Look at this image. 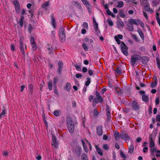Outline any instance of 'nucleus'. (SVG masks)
Wrapping results in <instances>:
<instances>
[{
  "instance_id": "nucleus-1",
  "label": "nucleus",
  "mask_w": 160,
  "mask_h": 160,
  "mask_svg": "<svg viewBox=\"0 0 160 160\" xmlns=\"http://www.w3.org/2000/svg\"><path fill=\"white\" fill-rule=\"evenodd\" d=\"M68 128L69 132L71 133H72L74 131V127L73 121L72 118L70 117H68L66 119Z\"/></svg>"
},
{
  "instance_id": "nucleus-2",
  "label": "nucleus",
  "mask_w": 160,
  "mask_h": 160,
  "mask_svg": "<svg viewBox=\"0 0 160 160\" xmlns=\"http://www.w3.org/2000/svg\"><path fill=\"white\" fill-rule=\"evenodd\" d=\"M122 52V53L125 56L128 55V48L123 42H122L121 45Z\"/></svg>"
},
{
  "instance_id": "nucleus-3",
  "label": "nucleus",
  "mask_w": 160,
  "mask_h": 160,
  "mask_svg": "<svg viewBox=\"0 0 160 160\" xmlns=\"http://www.w3.org/2000/svg\"><path fill=\"white\" fill-rule=\"evenodd\" d=\"M13 4L14 5L17 12L19 13L21 12L20 5L17 0H13Z\"/></svg>"
},
{
  "instance_id": "nucleus-4",
  "label": "nucleus",
  "mask_w": 160,
  "mask_h": 160,
  "mask_svg": "<svg viewBox=\"0 0 160 160\" xmlns=\"http://www.w3.org/2000/svg\"><path fill=\"white\" fill-rule=\"evenodd\" d=\"M59 39L62 42H64L66 39L65 33L64 31H59Z\"/></svg>"
},
{
  "instance_id": "nucleus-5",
  "label": "nucleus",
  "mask_w": 160,
  "mask_h": 160,
  "mask_svg": "<svg viewBox=\"0 0 160 160\" xmlns=\"http://www.w3.org/2000/svg\"><path fill=\"white\" fill-rule=\"evenodd\" d=\"M128 22L131 25L135 24L139 25L141 22V20L140 19H136L131 18L128 19Z\"/></svg>"
},
{
  "instance_id": "nucleus-6",
  "label": "nucleus",
  "mask_w": 160,
  "mask_h": 160,
  "mask_svg": "<svg viewBox=\"0 0 160 160\" xmlns=\"http://www.w3.org/2000/svg\"><path fill=\"white\" fill-rule=\"evenodd\" d=\"M23 39V38H21L20 40H19L20 42V48L21 52H22V54L25 55V51L24 48V46L22 44V40Z\"/></svg>"
},
{
  "instance_id": "nucleus-7",
  "label": "nucleus",
  "mask_w": 160,
  "mask_h": 160,
  "mask_svg": "<svg viewBox=\"0 0 160 160\" xmlns=\"http://www.w3.org/2000/svg\"><path fill=\"white\" fill-rule=\"evenodd\" d=\"M52 145L55 148H57L58 146V143L57 141L56 137L53 136L52 138Z\"/></svg>"
},
{
  "instance_id": "nucleus-8",
  "label": "nucleus",
  "mask_w": 160,
  "mask_h": 160,
  "mask_svg": "<svg viewBox=\"0 0 160 160\" xmlns=\"http://www.w3.org/2000/svg\"><path fill=\"white\" fill-rule=\"evenodd\" d=\"M132 107L133 110L138 109L139 108V105L135 101H133L132 103Z\"/></svg>"
},
{
  "instance_id": "nucleus-9",
  "label": "nucleus",
  "mask_w": 160,
  "mask_h": 160,
  "mask_svg": "<svg viewBox=\"0 0 160 160\" xmlns=\"http://www.w3.org/2000/svg\"><path fill=\"white\" fill-rule=\"evenodd\" d=\"M97 133L98 136H101L103 134L102 126H99L97 128Z\"/></svg>"
},
{
  "instance_id": "nucleus-10",
  "label": "nucleus",
  "mask_w": 160,
  "mask_h": 160,
  "mask_svg": "<svg viewBox=\"0 0 160 160\" xmlns=\"http://www.w3.org/2000/svg\"><path fill=\"white\" fill-rule=\"evenodd\" d=\"M144 9L146 12L149 11L150 13H152L153 11L152 9H150V6L148 3H146L144 6Z\"/></svg>"
},
{
  "instance_id": "nucleus-11",
  "label": "nucleus",
  "mask_w": 160,
  "mask_h": 160,
  "mask_svg": "<svg viewBox=\"0 0 160 160\" xmlns=\"http://www.w3.org/2000/svg\"><path fill=\"white\" fill-rule=\"evenodd\" d=\"M58 71L59 73H61L63 67V63L62 61H59L58 63Z\"/></svg>"
},
{
  "instance_id": "nucleus-12",
  "label": "nucleus",
  "mask_w": 160,
  "mask_h": 160,
  "mask_svg": "<svg viewBox=\"0 0 160 160\" xmlns=\"http://www.w3.org/2000/svg\"><path fill=\"white\" fill-rule=\"evenodd\" d=\"M149 141L150 147H152L155 146V143L152 139V135H150L149 136Z\"/></svg>"
},
{
  "instance_id": "nucleus-13",
  "label": "nucleus",
  "mask_w": 160,
  "mask_h": 160,
  "mask_svg": "<svg viewBox=\"0 0 160 160\" xmlns=\"http://www.w3.org/2000/svg\"><path fill=\"white\" fill-rule=\"evenodd\" d=\"M121 138L126 140H128L130 139V137L126 133H123L121 134Z\"/></svg>"
},
{
  "instance_id": "nucleus-14",
  "label": "nucleus",
  "mask_w": 160,
  "mask_h": 160,
  "mask_svg": "<svg viewBox=\"0 0 160 160\" xmlns=\"http://www.w3.org/2000/svg\"><path fill=\"white\" fill-rule=\"evenodd\" d=\"M138 58L137 57L135 56H132L131 59V62L132 65V66L134 65L135 64L136 60H138Z\"/></svg>"
},
{
  "instance_id": "nucleus-15",
  "label": "nucleus",
  "mask_w": 160,
  "mask_h": 160,
  "mask_svg": "<svg viewBox=\"0 0 160 160\" xmlns=\"http://www.w3.org/2000/svg\"><path fill=\"white\" fill-rule=\"evenodd\" d=\"M71 3L74 6H76L78 8L80 9L82 8V6L81 4L78 2L73 1Z\"/></svg>"
},
{
  "instance_id": "nucleus-16",
  "label": "nucleus",
  "mask_w": 160,
  "mask_h": 160,
  "mask_svg": "<svg viewBox=\"0 0 160 160\" xmlns=\"http://www.w3.org/2000/svg\"><path fill=\"white\" fill-rule=\"evenodd\" d=\"M96 95L97 97V98L98 101L99 102H102L103 98L98 92H96Z\"/></svg>"
},
{
  "instance_id": "nucleus-17",
  "label": "nucleus",
  "mask_w": 160,
  "mask_h": 160,
  "mask_svg": "<svg viewBox=\"0 0 160 160\" xmlns=\"http://www.w3.org/2000/svg\"><path fill=\"white\" fill-rule=\"evenodd\" d=\"M71 84L69 82L67 83L64 89L68 92H69L71 88Z\"/></svg>"
},
{
  "instance_id": "nucleus-18",
  "label": "nucleus",
  "mask_w": 160,
  "mask_h": 160,
  "mask_svg": "<svg viewBox=\"0 0 160 160\" xmlns=\"http://www.w3.org/2000/svg\"><path fill=\"white\" fill-rule=\"evenodd\" d=\"M81 150V148L79 147H76L75 148V152L78 157L80 156Z\"/></svg>"
},
{
  "instance_id": "nucleus-19",
  "label": "nucleus",
  "mask_w": 160,
  "mask_h": 160,
  "mask_svg": "<svg viewBox=\"0 0 160 160\" xmlns=\"http://www.w3.org/2000/svg\"><path fill=\"white\" fill-rule=\"evenodd\" d=\"M95 148L97 151L98 152V154L100 155V156H102L103 155V153L100 148L97 145H96L95 146Z\"/></svg>"
},
{
  "instance_id": "nucleus-20",
  "label": "nucleus",
  "mask_w": 160,
  "mask_h": 160,
  "mask_svg": "<svg viewBox=\"0 0 160 160\" xmlns=\"http://www.w3.org/2000/svg\"><path fill=\"white\" fill-rule=\"evenodd\" d=\"M114 135L115 139L117 140H118L120 138H121V134H119V133L117 132H115Z\"/></svg>"
},
{
  "instance_id": "nucleus-21",
  "label": "nucleus",
  "mask_w": 160,
  "mask_h": 160,
  "mask_svg": "<svg viewBox=\"0 0 160 160\" xmlns=\"http://www.w3.org/2000/svg\"><path fill=\"white\" fill-rule=\"evenodd\" d=\"M133 149L134 145L132 143L128 147V152L131 154L133 152Z\"/></svg>"
},
{
  "instance_id": "nucleus-22",
  "label": "nucleus",
  "mask_w": 160,
  "mask_h": 160,
  "mask_svg": "<svg viewBox=\"0 0 160 160\" xmlns=\"http://www.w3.org/2000/svg\"><path fill=\"white\" fill-rule=\"evenodd\" d=\"M119 13L120 16L122 18H124L126 17V14L124 13L123 10L122 9L119 11Z\"/></svg>"
},
{
  "instance_id": "nucleus-23",
  "label": "nucleus",
  "mask_w": 160,
  "mask_h": 160,
  "mask_svg": "<svg viewBox=\"0 0 160 160\" xmlns=\"http://www.w3.org/2000/svg\"><path fill=\"white\" fill-rule=\"evenodd\" d=\"M49 2L47 1L42 5V7L45 10H47L48 7L49 5Z\"/></svg>"
},
{
  "instance_id": "nucleus-24",
  "label": "nucleus",
  "mask_w": 160,
  "mask_h": 160,
  "mask_svg": "<svg viewBox=\"0 0 160 160\" xmlns=\"http://www.w3.org/2000/svg\"><path fill=\"white\" fill-rule=\"evenodd\" d=\"M24 19V17L23 16H21L20 19L18 22L20 27H22L23 25V21Z\"/></svg>"
},
{
  "instance_id": "nucleus-25",
  "label": "nucleus",
  "mask_w": 160,
  "mask_h": 160,
  "mask_svg": "<svg viewBox=\"0 0 160 160\" xmlns=\"http://www.w3.org/2000/svg\"><path fill=\"white\" fill-rule=\"evenodd\" d=\"M28 89L31 94H32L33 91V86L32 84H30L28 86Z\"/></svg>"
},
{
  "instance_id": "nucleus-26",
  "label": "nucleus",
  "mask_w": 160,
  "mask_h": 160,
  "mask_svg": "<svg viewBox=\"0 0 160 160\" xmlns=\"http://www.w3.org/2000/svg\"><path fill=\"white\" fill-rule=\"evenodd\" d=\"M6 114L5 110L4 109H2V112L0 113V119L6 116Z\"/></svg>"
},
{
  "instance_id": "nucleus-27",
  "label": "nucleus",
  "mask_w": 160,
  "mask_h": 160,
  "mask_svg": "<svg viewBox=\"0 0 160 160\" xmlns=\"http://www.w3.org/2000/svg\"><path fill=\"white\" fill-rule=\"evenodd\" d=\"M58 78L56 77L54 78L53 80V83L54 85V87L55 88L56 87V84L58 82Z\"/></svg>"
},
{
  "instance_id": "nucleus-28",
  "label": "nucleus",
  "mask_w": 160,
  "mask_h": 160,
  "mask_svg": "<svg viewBox=\"0 0 160 160\" xmlns=\"http://www.w3.org/2000/svg\"><path fill=\"white\" fill-rule=\"evenodd\" d=\"M81 160H88V156L85 153H83L82 155Z\"/></svg>"
},
{
  "instance_id": "nucleus-29",
  "label": "nucleus",
  "mask_w": 160,
  "mask_h": 160,
  "mask_svg": "<svg viewBox=\"0 0 160 160\" xmlns=\"http://www.w3.org/2000/svg\"><path fill=\"white\" fill-rule=\"evenodd\" d=\"M142 99L143 101L146 102H148L149 101V98L148 96L145 95H142Z\"/></svg>"
},
{
  "instance_id": "nucleus-30",
  "label": "nucleus",
  "mask_w": 160,
  "mask_h": 160,
  "mask_svg": "<svg viewBox=\"0 0 160 160\" xmlns=\"http://www.w3.org/2000/svg\"><path fill=\"white\" fill-rule=\"evenodd\" d=\"M31 45L32 47V50L33 51H36L37 49V47L36 44H35V43H32V44H31Z\"/></svg>"
},
{
  "instance_id": "nucleus-31",
  "label": "nucleus",
  "mask_w": 160,
  "mask_h": 160,
  "mask_svg": "<svg viewBox=\"0 0 160 160\" xmlns=\"http://www.w3.org/2000/svg\"><path fill=\"white\" fill-rule=\"evenodd\" d=\"M48 88L49 90L51 91L52 89V83L51 81H49L48 83Z\"/></svg>"
},
{
  "instance_id": "nucleus-32",
  "label": "nucleus",
  "mask_w": 160,
  "mask_h": 160,
  "mask_svg": "<svg viewBox=\"0 0 160 160\" xmlns=\"http://www.w3.org/2000/svg\"><path fill=\"white\" fill-rule=\"evenodd\" d=\"M117 7L119 8L122 7L123 6V3L122 1H118V2Z\"/></svg>"
},
{
  "instance_id": "nucleus-33",
  "label": "nucleus",
  "mask_w": 160,
  "mask_h": 160,
  "mask_svg": "<svg viewBox=\"0 0 160 160\" xmlns=\"http://www.w3.org/2000/svg\"><path fill=\"white\" fill-rule=\"evenodd\" d=\"M51 23L53 27V28L55 29V28L56 22L55 19L54 18H52Z\"/></svg>"
},
{
  "instance_id": "nucleus-34",
  "label": "nucleus",
  "mask_w": 160,
  "mask_h": 160,
  "mask_svg": "<svg viewBox=\"0 0 160 160\" xmlns=\"http://www.w3.org/2000/svg\"><path fill=\"white\" fill-rule=\"evenodd\" d=\"M90 82L91 79L89 78H87V81L85 82V85L87 86H88L90 84Z\"/></svg>"
},
{
  "instance_id": "nucleus-35",
  "label": "nucleus",
  "mask_w": 160,
  "mask_h": 160,
  "mask_svg": "<svg viewBox=\"0 0 160 160\" xmlns=\"http://www.w3.org/2000/svg\"><path fill=\"white\" fill-rule=\"evenodd\" d=\"M106 114L108 118H110L111 117V113L110 109L108 108H107V109Z\"/></svg>"
},
{
  "instance_id": "nucleus-36",
  "label": "nucleus",
  "mask_w": 160,
  "mask_h": 160,
  "mask_svg": "<svg viewBox=\"0 0 160 160\" xmlns=\"http://www.w3.org/2000/svg\"><path fill=\"white\" fill-rule=\"evenodd\" d=\"M157 82L158 80L157 79H156V80H155V82H152L151 85V87L152 88L155 87L157 84Z\"/></svg>"
},
{
  "instance_id": "nucleus-37",
  "label": "nucleus",
  "mask_w": 160,
  "mask_h": 160,
  "mask_svg": "<svg viewBox=\"0 0 160 160\" xmlns=\"http://www.w3.org/2000/svg\"><path fill=\"white\" fill-rule=\"evenodd\" d=\"M81 1L83 2V4L86 6H88L89 4V2L87 0H81Z\"/></svg>"
},
{
  "instance_id": "nucleus-38",
  "label": "nucleus",
  "mask_w": 160,
  "mask_h": 160,
  "mask_svg": "<svg viewBox=\"0 0 160 160\" xmlns=\"http://www.w3.org/2000/svg\"><path fill=\"white\" fill-rule=\"evenodd\" d=\"M2 154L3 156H7L9 154V153L8 151H3L2 152Z\"/></svg>"
},
{
  "instance_id": "nucleus-39",
  "label": "nucleus",
  "mask_w": 160,
  "mask_h": 160,
  "mask_svg": "<svg viewBox=\"0 0 160 160\" xmlns=\"http://www.w3.org/2000/svg\"><path fill=\"white\" fill-rule=\"evenodd\" d=\"M83 146V149L84 151L86 152H88V147L87 146V144L84 145Z\"/></svg>"
},
{
  "instance_id": "nucleus-40",
  "label": "nucleus",
  "mask_w": 160,
  "mask_h": 160,
  "mask_svg": "<svg viewBox=\"0 0 160 160\" xmlns=\"http://www.w3.org/2000/svg\"><path fill=\"white\" fill-rule=\"evenodd\" d=\"M99 114L97 109L95 108L93 111V115L94 116H97Z\"/></svg>"
},
{
  "instance_id": "nucleus-41",
  "label": "nucleus",
  "mask_w": 160,
  "mask_h": 160,
  "mask_svg": "<svg viewBox=\"0 0 160 160\" xmlns=\"http://www.w3.org/2000/svg\"><path fill=\"white\" fill-rule=\"evenodd\" d=\"M82 26L83 28L87 29L88 27V24L87 22H84L83 23Z\"/></svg>"
},
{
  "instance_id": "nucleus-42",
  "label": "nucleus",
  "mask_w": 160,
  "mask_h": 160,
  "mask_svg": "<svg viewBox=\"0 0 160 160\" xmlns=\"http://www.w3.org/2000/svg\"><path fill=\"white\" fill-rule=\"evenodd\" d=\"M150 148L151 153L154 152L156 151V148L155 147V146H154L153 147H150Z\"/></svg>"
},
{
  "instance_id": "nucleus-43",
  "label": "nucleus",
  "mask_w": 160,
  "mask_h": 160,
  "mask_svg": "<svg viewBox=\"0 0 160 160\" xmlns=\"http://www.w3.org/2000/svg\"><path fill=\"white\" fill-rule=\"evenodd\" d=\"M53 114L56 116H58L59 114V112L58 110H55Z\"/></svg>"
},
{
  "instance_id": "nucleus-44",
  "label": "nucleus",
  "mask_w": 160,
  "mask_h": 160,
  "mask_svg": "<svg viewBox=\"0 0 160 160\" xmlns=\"http://www.w3.org/2000/svg\"><path fill=\"white\" fill-rule=\"evenodd\" d=\"M82 48L84 50L86 51H87L88 50V48L87 47L86 44L85 43H83L82 45Z\"/></svg>"
},
{
  "instance_id": "nucleus-45",
  "label": "nucleus",
  "mask_w": 160,
  "mask_h": 160,
  "mask_svg": "<svg viewBox=\"0 0 160 160\" xmlns=\"http://www.w3.org/2000/svg\"><path fill=\"white\" fill-rule=\"evenodd\" d=\"M93 26L95 30H98V25L97 22L94 23Z\"/></svg>"
},
{
  "instance_id": "nucleus-46",
  "label": "nucleus",
  "mask_w": 160,
  "mask_h": 160,
  "mask_svg": "<svg viewBox=\"0 0 160 160\" xmlns=\"http://www.w3.org/2000/svg\"><path fill=\"white\" fill-rule=\"evenodd\" d=\"M156 61L158 67L160 69V61L158 58H156Z\"/></svg>"
},
{
  "instance_id": "nucleus-47",
  "label": "nucleus",
  "mask_w": 160,
  "mask_h": 160,
  "mask_svg": "<svg viewBox=\"0 0 160 160\" xmlns=\"http://www.w3.org/2000/svg\"><path fill=\"white\" fill-rule=\"evenodd\" d=\"M103 149L105 150H108L109 148V146L107 144H104L103 145Z\"/></svg>"
},
{
  "instance_id": "nucleus-48",
  "label": "nucleus",
  "mask_w": 160,
  "mask_h": 160,
  "mask_svg": "<svg viewBox=\"0 0 160 160\" xmlns=\"http://www.w3.org/2000/svg\"><path fill=\"white\" fill-rule=\"evenodd\" d=\"M120 154L121 156L124 159H125L126 158L125 155L124 154L122 151H121L120 152Z\"/></svg>"
},
{
  "instance_id": "nucleus-49",
  "label": "nucleus",
  "mask_w": 160,
  "mask_h": 160,
  "mask_svg": "<svg viewBox=\"0 0 160 160\" xmlns=\"http://www.w3.org/2000/svg\"><path fill=\"white\" fill-rule=\"evenodd\" d=\"M21 16H23L27 14L26 13V10L24 9H22V11L21 13Z\"/></svg>"
},
{
  "instance_id": "nucleus-50",
  "label": "nucleus",
  "mask_w": 160,
  "mask_h": 160,
  "mask_svg": "<svg viewBox=\"0 0 160 160\" xmlns=\"http://www.w3.org/2000/svg\"><path fill=\"white\" fill-rule=\"evenodd\" d=\"M114 38L118 44H120L121 43V41L119 40V39H118V38H117V36H115Z\"/></svg>"
},
{
  "instance_id": "nucleus-51",
  "label": "nucleus",
  "mask_w": 160,
  "mask_h": 160,
  "mask_svg": "<svg viewBox=\"0 0 160 160\" xmlns=\"http://www.w3.org/2000/svg\"><path fill=\"white\" fill-rule=\"evenodd\" d=\"M30 41L31 44L35 43L34 38L33 37H31Z\"/></svg>"
},
{
  "instance_id": "nucleus-52",
  "label": "nucleus",
  "mask_w": 160,
  "mask_h": 160,
  "mask_svg": "<svg viewBox=\"0 0 160 160\" xmlns=\"http://www.w3.org/2000/svg\"><path fill=\"white\" fill-rule=\"evenodd\" d=\"M116 72L119 74L121 73V71L119 68H117L115 70Z\"/></svg>"
},
{
  "instance_id": "nucleus-53",
  "label": "nucleus",
  "mask_w": 160,
  "mask_h": 160,
  "mask_svg": "<svg viewBox=\"0 0 160 160\" xmlns=\"http://www.w3.org/2000/svg\"><path fill=\"white\" fill-rule=\"evenodd\" d=\"M108 23L110 26H112L113 25V22L111 19L108 20Z\"/></svg>"
},
{
  "instance_id": "nucleus-54",
  "label": "nucleus",
  "mask_w": 160,
  "mask_h": 160,
  "mask_svg": "<svg viewBox=\"0 0 160 160\" xmlns=\"http://www.w3.org/2000/svg\"><path fill=\"white\" fill-rule=\"evenodd\" d=\"M75 67L77 70L78 71H80L81 70V69L80 67L79 66L75 65Z\"/></svg>"
},
{
  "instance_id": "nucleus-55",
  "label": "nucleus",
  "mask_w": 160,
  "mask_h": 160,
  "mask_svg": "<svg viewBox=\"0 0 160 160\" xmlns=\"http://www.w3.org/2000/svg\"><path fill=\"white\" fill-rule=\"evenodd\" d=\"M138 32L139 33V34L141 38L142 39H143L144 38V35H143V34L142 33V32L141 31H139V32Z\"/></svg>"
},
{
  "instance_id": "nucleus-56",
  "label": "nucleus",
  "mask_w": 160,
  "mask_h": 160,
  "mask_svg": "<svg viewBox=\"0 0 160 160\" xmlns=\"http://www.w3.org/2000/svg\"><path fill=\"white\" fill-rule=\"evenodd\" d=\"M53 91L54 93L56 95H58L59 94L56 88V87L55 88H54L53 89Z\"/></svg>"
},
{
  "instance_id": "nucleus-57",
  "label": "nucleus",
  "mask_w": 160,
  "mask_h": 160,
  "mask_svg": "<svg viewBox=\"0 0 160 160\" xmlns=\"http://www.w3.org/2000/svg\"><path fill=\"white\" fill-rule=\"evenodd\" d=\"M86 7L88 10V12L90 13H91V6H90V4H89L88 5V6H86Z\"/></svg>"
},
{
  "instance_id": "nucleus-58",
  "label": "nucleus",
  "mask_w": 160,
  "mask_h": 160,
  "mask_svg": "<svg viewBox=\"0 0 160 160\" xmlns=\"http://www.w3.org/2000/svg\"><path fill=\"white\" fill-rule=\"evenodd\" d=\"M86 141L87 144L89 146L90 149H91L92 146L91 143L88 140H86Z\"/></svg>"
},
{
  "instance_id": "nucleus-59",
  "label": "nucleus",
  "mask_w": 160,
  "mask_h": 160,
  "mask_svg": "<svg viewBox=\"0 0 160 160\" xmlns=\"http://www.w3.org/2000/svg\"><path fill=\"white\" fill-rule=\"evenodd\" d=\"M118 24L122 27H123L124 25V23L121 21H118Z\"/></svg>"
},
{
  "instance_id": "nucleus-60",
  "label": "nucleus",
  "mask_w": 160,
  "mask_h": 160,
  "mask_svg": "<svg viewBox=\"0 0 160 160\" xmlns=\"http://www.w3.org/2000/svg\"><path fill=\"white\" fill-rule=\"evenodd\" d=\"M132 38L134 39L136 41H138V38H137V36L135 34H132Z\"/></svg>"
},
{
  "instance_id": "nucleus-61",
  "label": "nucleus",
  "mask_w": 160,
  "mask_h": 160,
  "mask_svg": "<svg viewBox=\"0 0 160 160\" xmlns=\"http://www.w3.org/2000/svg\"><path fill=\"white\" fill-rule=\"evenodd\" d=\"M11 48L12 51H14L15 49V46L13 44H11Z\"/></svg>"
},
{
  "instance_id": "nucleus-62",
  "label": "nucleus",
  "mask_w": 160,
  "mask_h": 160,
  "mask_svg": "<svg viewBox=\"0 0 160 160\" xmlns=\"http://www.w3.org/2000/svg\"><path fill=\"white\" fill-rule=\"evenodd\" d=\"M97 98H94L93 99V105H96V103H97L98 102L97 101Z\"/></svg>"
},
{
  "instance_id": "nucleus-63",
  "label": "nucleus",
  "mask_w": 160,
  "mask_h": 160,
  "mask_svg": "<svg viewBox=\"0 0 160 160\" xmlns=\"http://www.w3.org/2000/svg\"><path fill=\"white\" fill-rule=\"evenodd\" d=\"M157 153L156 155V156L157 157H160V150H158L157 151Z\"/></svg>"
},
{
  "instance_id": "nucleus-64",
  "label": "nucleus",
  "mask_w": 160,
  "mask_h": 160,
  "mask_svg": "<svg viewBox=\"0 0 160 160\" xmlns=\"http://www.w3.org/2000/svg\"><path fill=\"white\" fill-rule=\"evenodd\" d=\"M156 120L158 122H160V115L159 114L156 117Z\"/></svg>"
}]
</instances>
